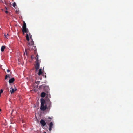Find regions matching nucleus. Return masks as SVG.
Masks as SVG:
<instances>
[{
    "instance_id": "0eeeda50",
    "label": "nucleus",
    "mask_w": 133,
    "mask_h": 133,
    "mask_svg": "<svg viewBox=\"0 0 133 133\" xmlns=\"http://www.w3.org/2000/svg\"><path fill=\"white\" fill-rule=\"evenodd\" d=\"M53 124L52 122H51L50 123L49 125V130L50 131H51L52 129V128L53 127Z\"/></svg>"
},
{
    "instance_id": "412c9836",
    "label": "nucleus",
    "mask_w": 133,
    "mask_h": 133,
    "mask_svg": "<svg viewBox=\"0 0 133 133\" xmlns=\"http://www.w3.org/2000/svg\"><path fill=\"white\" fill-rule=\"evenodd\" d=\"M18 64H20V63H18Z\"/></svg>"
},
{
    "instance_id": "9d476101",
    "label": "nucleus",
    "mask_w": 133,
    "mask_h": 133,
    "mask_svg": "<svg viewBox=\"0 0 133 133\" xmlns=\"http://www.w3.org/2000/svg\"><path fill=\"white\" fill-rule=\"evenodd\" d=\"M42 69H40L39 70V71L38 74L39 75H40L42 74Z\"/></svg>"
},
{
    "instance_id": "2eb2a0df",
    "label": "nucleus",
    "mask_w": 133,
    "mask_h": 133,
    "mask_svg": "<svg viewBox=\"0 0 133 133\" xmlns=\"http://www.w3.org/2000/svg\"><path fill=\"white\" fill-rule=\"evenodd\" d=\"M7 76H8V78H10V76L9 74H8V75H6Z\"/></svg>"
},
{
    "instance_id": "6ab92c4d",
    "label": "nucleus",
    "mask_w": 133,
    "mask_h": 133,
    "mask_svg": "<svg viewBox=\"0 0 133 133\" xmlns=\"http://www.w3.org/2000/svg\"><path fill=\"white\" fill-rule=\"evenodd\" d=\"M5 12L7 13L8 12V11H5Z\"/></svg>"
},
{
    "instance_id": "aec40b11",
    "label": "nucleus",
    "mask_w": 133,
    "mask_h": 133,
    "mask_svg": "<svg viewBox=\"0 0 133 133\" xmlns=\"http://www.w3.org/2000/svg\"><path fill=\"white\" fill-rule=\"evenodd\" d=\"M18 61L20 62L19 59H18Z\"/></svg>"
},
{
    "instance_id": "f3484780",
    "label": "nucleus",
    "mask_w": 133,
    "mask_h": 133,
    "mask_svg": "<svg viewBox=\"0 0 133 133\" xmlns=\"http://www.w3.org/2000/svg\"><path fill=\"white\" fill-rule=\"evenodd\" d=\"M7 78H8V76H7V75H6L5 76V79H6V80L7 79Z\"/></svg>"
},
{
    "instance_id": "f03ea898",
    "label": "nucleus",
    "mask_w": 133,
    "mask_h": 133,
    "mask_svg": "<svg viewBox=\"0 0 133 133\" xmlns=\"http://www.w3.org/2000/svg\"><path fill=\"white\" fill-rule=\"evenodd\" d=\"M22 31L23 34H24V33H26V39L27 41H29V36L30 37V38H31L32 36L29 32L28 29L26 28V23L24 21H23Z\"/></svg>"
},
{
    "instance_id": "a211bd4d",
    "label": "nucleus",
    "mask_w": 133,
    "mask_h": 133,
    "mask_svg": "<svg viewBox=\"0 0 133 133\" xmlns=\"http://www.w3.org/2000/svg\"><path fill=\"white\" fill-rule=\"evenodd\" d=\"M7 71L8 72H9L10 71V70L8 69L7 70Z\"/></svg>"
},
{
    "instance_id": "1a4fd4ad",
    "label": "nucleus",
    "mask_w": 133,
    "mask_h": 133,
    "mask_svg": "<svg viewBox=\"0 0 133 133\" xmlns=\"http://www.w3.org/2000/svg\"><path fill=\"white\" fill-rule=\"evenodd\" d=\"M51 118L50 117H48V118H47L46 120V123H49L51 121Z\"/></svg>"
},
{
    "instance_id": "4be33fe9",
    "label": "nucleus",
    "mask_w": 133,
    "mask_h": 133,
    "mask_svg": "<svg viewBox=\"0 0 133 133\" xmlns=\"http://www.w3.org/2000/svg\"><path fill=\"white\" fill-rule=\"evenodd\" d=\"M45 78L46 77V76H45Z\"/></svg>"
},
{
    "instance_id": "ddd939ff",
    "label": "nucleus",
    "mask_w": 133,
    "mask_h": 133,
    "mask_svg": "<svg viewBox=\"0 0 133 133\" xmlns=\"http://www.w3.org/2000/svg\"><path fill=\"white\" fill-rule=\"evenodd\" d=\"M12 5H13V6L15 8V6H16V3H15V2H14L13 3Z\"/></svg>"
},
{
    "instance_id": "4468645a",
    "label": "nucleus",
    "mask_w": 133,
    "mask_h": 133,
    "mask_svg": "<svg viewBox=\"0 0 133 133\" xmlns=\"http://www.w3.org/2000/svg\"><path fill=\"white\" fill-rule=\"evenodd\" d=\"M8 34H7V35H6V34H4V37L6 38L7 39H8V37L7 36H8Z\"/></svg>"
},
{
    "instance_id": "f8f14e48",
    "label": "nucleus",
    "mask_w": 133,
    "mask_h": 133,
    "mask_svg": "<svg viewBox=\"0 0 133 133\" xmlns=\"http://www.w3.org/2000/svg\"><path fill=\"white\" fill-rule=\"evenodd\" d=\"M5 48V47L4 46H2L1 48V51L2 52L4 51V49Z\"/></svg>"
},
{
    "instance_id": "9b49d317",
    "label": "nucleus",
    "mask_w": 133,
    "mask_h": 133,
    "mask_svg": "<svg viewBox=\"0 0 133 133\" xmlns=\"http://www.w3.org/2000/svg\"><path fill=\"white\" fill-rule=\"evenodd\" d=\"M30 45H34V42L32 40V41H31V42L30 43H29V44Z\"/></svg>"
},
{
    "instance_id": "20e7f679",
    "label": "nucleus",
    "mask_w": 133,
    "mask_h": 133,
    "mask_svg": "<svg viewBox=\"0 0 133 133\" xmlns=\"http://www.w3.org/2000/svg\"><path fill=\"white\" fill-rule=\"evenodd\" d=\"M35 58L36 59V61L35 67L36 71H37L39 68L41 61L38 60V55H37Z\"/></svg>"
},
{
    "instance_id": "6e6552de",
    "label": "nucleus",
    "mask_w": 133,
    "mask_h": 133,
    "mask_svg": "<svg viewBox=\"0 0 133 133\" xmlns=\"http://www.w3.org/2000/svg\"><path fill=\"white\" fill-rule=\"evenodd\" d=\"M15 79L14 78H12L10 79L9 81V83L10 84L11 83H12L14 81Z\"/></svg>"
},
{
    "instance_id": "39448f33",
    "label": "nucleus",
    "mask_w": 133,
    "mask_h": 133,
    "mask_svg": "<svg viewBox=\"0 0 133 133\" xmlns=\"http://www.w3.org/2000/svg\"><path fill=\"white\" fill-rule=\"evenodd\" d=\"M17 89L14 86L11 87L10 89V91L11 94L13 93Z\"/></svg>"
},
{
    "instance_id": "dca6fc26",
    "label": "nucleus",
    "mask_w": 133,
    "mask_h": 133,
    "mask_svg": "<svg viewBox=\"0 0 133 133\" xmlns=\"http://www.w3.org/2000/svg\"><path fill=\"white\" fill-rule=\"evenodd\" d=\"M3 92V90L2 89H1L0 90V95L1 94V93H2Z\"/></svg>"
},
{
    "instance_id": "423d86ee",
    "label": "nucleus",
    "mask_w": 133,
    "mask_h": 133,
    "mask_svg": "<svg viewBox=\"0 0 133 133\" xmlns=\"http://www.w3.org/2000/svg\"><path fill=\"white\" fill-rule=\"evenodd\" d=\"M40 122V124L43 126H44L46 124V122L43 119H41Z\"/></svg>"
},
{
    "instance_id": "f257e3e1",
    "label": "nucleus",
    "mask_w": 133,
    "mask_h": 133,
    "mask_svg": "<svg viewBox=\"0 0 133 133\" xmlns=\"http://www.w3.org/2000/svg\"><path fill=\"white\" fill-rule=\"evenodd\" d=\"M41 103L40 109L41 110L44 111L47 109H50L51 104L49 98H47L45 100L43 98H41Z\"/></svg>"
},
{
    "instance_id": "7ed1b4c3",
    "label": "nucleus",
    "mask_w": 133,
    "mask_h": 133,
    "mask_svg": "<svg viewBox=\"0 0 133 133\" xmlns=\"http://www.w3.org/2000/svg\"><path fill=\"white\" fill-rule=\"evenodd\" d=\"M42 87H44L45 89H46L47 90H45V91L47 92V94H46V93L44 92H42L41 94V97H42L44 98L45 96L46 95V97H50V95L49 94L48 95V91L49 90V87L46 86L45 87L44 86H43V85H42L40 86L39 88H41Z\"/></svg>"
}]
</instances>
